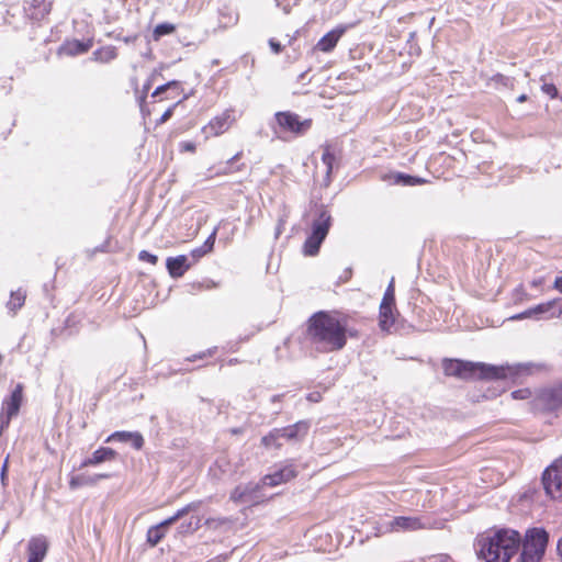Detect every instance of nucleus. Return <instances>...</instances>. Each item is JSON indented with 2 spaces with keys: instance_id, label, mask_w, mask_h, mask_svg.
<instances>
[{
  "instance_id": "16",
  "label": "nucleus",
  "mask_w": 562,
  "mask_h": 562,
  "mask_svg": "<svg viewBox=\"0 0 562 562\" xmlns=\"http://www.w3.org/2000/svg\"><path fill=\"white\" fill-rule=\"evenodd\" d=\"M538 401L547 411H554L562 406V386L550 387L541 391Z\"/></svg>"
},
{
  "instance_id": "8",
  "label": "nucleus",
  "mask_w": 562,
  "mask_h": 562,
  "mask_svg": "<svg viewBox=\"0 0 562 562\" xmlns=\"http://www.w3.org/2000/svg\"><path fill=\"white\" fill-rule=\"evenodd\" d=\"M274 117L282 132L296 136L304 135L312 126L311 119L301 120L300 115L290 111L277 112Z\"/></svg>"
},
{
  "instance_id": "2",
  "label": "nucleus",
  "mask_w": 562,
  "mask_h": 562,
  "mask_svg": "<svg viewBox=\"0 0 562 562\" xmlns=\"http://www.w3.org/2000/svg\"><path fill=\"white\" fill-rule=\"evenodd\" d=\"M520 542L521 536L514 529H491L477 537V554L484 562H509L518 552Z\"/></svg>"
},
{
  "instance_id": "15",
  "label": "nucleus",
  "mask_w": 562,
  "mask_h": 562,
  "mask_svg": "<svg viewBox=\"0 0 562 562\" xmlns=\"http://www.w3.org/2000/svg\"><path fill=\"white\" fill-rule=\"evenodd\" d=\"M310 429V423L306 420H300L293 425L277 428L280 439L285 440H300L304 438Z\"/></svg>"
},
{
  "instance_id": "10",
  "label": "nucleus",
  "mask_w": 562,
  "mask_h": 562,
  "mask_svg": "<svg viewBox=\"0 0 562 562\" xmlns=\"http://www.w3.org/2000/svg\"><path fill=\"white\" fill-rule=\"evenodd\" d=\"M262 484L247 483L237 485L231 493V501L236 504H258L260 501L259 491Z\"/></svg>"
},
{
  "instance_id": "23",
  "label": "nucleus",
  "mask_w": 562,
  "mask_h": 562,
  "mask_svg": "<svg viewBox=\"0 0 562 562\" xmlns=\"http://www.w3.org/2000/svg\"><path fill=\"white\" fill-rule=\"evenodd\" d=\"M109 477H111V475L108 473H99L93 475L82 473L78 475H72L69 480V487L71 490H77L82 486H91L95 485L100 480H105Z\"/></svg>"
},
{
  "instance_id": "52",
  "label": "nucleus",
  "mask_w": 562,
  "mask_h": 562,
  "mask_svg": "<svg viewBox=\"0 0 562 562\" xmlns=\"http://www.w3.org/2000/svg\"><path fill=\"white\" fill-rule=\"evenodd\" d=\"M539 284H540V281H533V282H532V285H533V286H537V285H539Z\"/></svg>"
},
{
  "instance_id": "33",
  "label": "nucleus",
  "mask_w": 562,
  "mask_h": 562,
  "mask_svg": "<svg viewBox=\"0 0 562 562\" xmlns=\"http://www.w3.org/2000/svg\"><path fill=\"white\" fill-rule=\"evenodd\" d=\"M241 155H243V153L239 151L236 155H234L231 159H228L226 161V165L224 166V168L221 170V173L228 175V173L241 170L244 165L238 166L236 168L233 167V162L237 161L241 157Z\"/></svg>"
},
{
  "instance_id": "17",
  "label": "nucleus",
  "mask_w": 562,
  "mask_h": 562,
  "mask_svg": "<svg viewBox=\"0 0 562 562\" xmlns=\"http://www.w3.org/2000/svg\"><path fill=\"white\" fill-rule=\"evenodd\" d=\"M52 5L53 0H33L24 11L29 19L38 22L49 14Z\"/></svg>"
},
{
  "instance_id": "36",
  "label": "nucleus",
  "mask_w": 562,
  "mask_h": 562,
  "mask_svg": "<svg viewBox=\"0 0 562 562\" xmlns=\"http://www.w3.org/2000/svg\"><path fill=\"white\" fill-rule=\"evenodd\" d=\"M138 259L140 261L149 262L151 265H156L158 262V257L154 254H150L147 250L139 251Z\"/></svg>"
},
{
  "instance_id": "42",
  "label": "nucleus",
  "mask_w": 562,
  "mask_h": 562,
  "mask_svg": "<svg viewBox=\"0 0 562 562\" xmlns=\"http://www.w3.org/2000/svg\"><path fill=\"white\" fill-rule=\"evenodd\" d=\"M535 318L532 307L510 317V319Z\"/></svg>"
},
{
  "instance_id": "32",
  "label": "nucleus",
  "mask_w": 562,
  "mask_h": 562,
  "mask_svg": "<svg viewBox=\"0 0 562 562\" xmlns=\"http://www.w3.org/2000/svg\"><path fill=\"white\" fill-rule=\"evenodd\" d=\"M380 306H383L385 310V306H395V289H394V279H392L384 292V295L382 297V302Z\"/></svg>"
},
{
  "instance_id": "50",
  "label": "nucleus",
  "mask_w": 562,
  "mask_h": 562,
  "mask_svg": "<svg viewBox=\"0 0 562 562\" xmlns=\"http://www.w3.org/2000/svg\"><path fill=\"white\" fill-rule=\"evenodd\" d=\"M135 38H136V36H128V37L124 38V42L125 43H131V42L135 41Z\"/></svg>"
},
{
  "instance_id": "51",
  "label": "nucleus",
  "mask_w": 562,
  "mask_h": 562,
  "mask_svg": "<svg viewBox=\"0 0 562 562\" xmlns=\"http://www.w3.org/2000/svg\"><path fill=\"white\" fill-rule=\"evenodd\" d=\"M150 88V82L148 81L146 85H144V93H146Z\"/></svg>"
},
{
  "instance_id": "4",
  "label": "nucleus",
  "mask_w": 562,
  "mask_h": 562,
  "mask_svg": "<svg viewBox=\"0 0 562 562\" xmlns=\"http://www.w3.org/2000/svg\"><path fill=\"white\" fill-rule=\"evenodd\" d=\"M331 224L333 217L327 207L325 205H316L313 211L311 234L303 245L305 256L313 257L318 254L321 245L325 240Z\"/></svg>"
},
{
  "instance_id": "11",
  "label": "nucleus",
  "mask_w": 562,
  "mask_h": 562,
  "mask_svg": "<svg viewBox=\"0 0 562 562\" xmlns=\"http://www.w3.org/2000/svg\"><path fill=\"white\" fill-rule=\"evenodd\" d=\"M425 524L416 516H397L382 525L383 532L415 531L425 528Z\"/></svg>"
},
{
  "instance_id": "29",
  "label": "nucleus",
  "mask_w": 562,
  "mask_h": 562,
  "mask_svg": "<svg viewBox=\"0 0 562 562\" xmlns=\"http://www.w3.org/2000/svg\"><path fill=\"white\" fill-rule=\"evenodd\" d=\"M94 59L101 63H109L116 58L117 53L114 46H106L93 53Z\"/></svg>"
},
{
  "instance_id": "37",
  "label": "nucleus",
  "mask_w": 562,
  "mask_h": 562,
  "mask_svg": "<svg viewBox=\"0 0 562 562\" xmlns=\"http://www.w3.org/2000/svg\"><path fill=\"white\" fill-rule=\"evenodd\" d=\"M179 86V82L176 81V80H172V81H169L165 85H161L159 87H157L155 89V91L153 92L151 97H158L160 95L161 93L166 92L168 89L172 88V87H178Z\"/></svg>"
},
{
  "instance_id": "47",
  "label": "nucleus",
  "mask_w": 562,
  "mask_h": 562,
  "mask_svg": "<svg viewBox=\"0 0 562 562\" xmlns=\"http://www.w3.org/2000/svg\"><path fill=\"white\" fill-rule=\"evenodd\" d=\"M281 398H282V395L277 394V395H273V396L271 397V402H272V403H277V402H280V401H281Z\"/></svg>"
},
{
  "instance_id": "12",
  "label": "nucleus",
  "mask_w": 562,
  "mask_h": 562,
  "mask_svg": "<svg viewBox=\"0 0 562 562\" xmlns=\"http://www.w3.org/2000/svg\"><path fill=\"white\" fill-rule=\"evenodd\" d=\"M49 548L48 540L45 536L38 535L32 537L27 542V561L43 562L47 555Z\"/></svg>"
},
{
  "instance_id": "34",
  "label": "nucleus",
  "mask_w": 562,
  "mask_h": 562,
  "mask_svg": "<svg viewBox=\"0 0 562 562\" xmlns=\"http://www.w3.org/2000/svg\"><path fill=\"white\" fill-rule=\"evenodd\" d=\"M200 522H201V519L199 517H196L194 522L191 520L188 524H181L179 527L180 532H187V531L194 532L195 530H198L200 528Z\"/></svg>"
},
{
  "instance_id": "38",
  "label": "nucleus",
  "mask_w": 562,
  "mask_h": 562,
  "mask_svg": "<svg viewBox=\"0 0 562 562\" xmlns=\"http://www.w3.org/2000/svg\"><path fill=\"white\" fill-rule=\"evenodd\" d=\"M541 90L551 98L558 97V89L553 83H543Z\"/></svg>"
},
{
  "instance_id": "9",
  "label": "nucleus",
  "mask_w": 562,
  "mask_h": 562,
  "mask_svg": "<svg viewBox=\"0 0 562 562\" xmlns=\"http://www.w3.org/2000/svg\"><path fill=\"white\" fill-rule=\"evenodd\" d=\"M22 392V384H18L12 393L3 400L0 413V435L9 427L11 418L18 415L23 398Z\"/></svg>"
},
{
  "instance_id": "31",
  "label": "nucleus",
  "mask_w": 562,
  "mask_h": 562,
  "mask_svg": "<svg viewBox=\"0 0 562 562\" xmlns=\"http://www.w3.org/2000/svg\"><path fill=\"white\" fill-rule=\"evenodd\" d=\"M175 31H176L175 24L168 23V22L160 23L155 26L154 32H153V37L155 41H158L160 37H162L165 35H169V34L173 33Z\"/></svg>"
},
{
  "instance_id": "1",
  "label": "nucleus",
  "mask_w": 562,
  "mask_h": 562,
  "mask_svg": "<svg viewBox=\"0 0 562 562\" xmlns=\"http://www.w3.org/2000/svg\"><path fill=\"white\" fill-rule=\"evenodd\" d=\"M347 321L329 312H317L307 322V338L319 352L341 350L347 344Z\"/></svg>"
},
{
  "instance_id": "46",
  "label": "nucleus",
  "mask_w": 562,
  "mask_h": 562,
  "mask_svg": "<svg viewBox=\"0 0 562 562\" xmlns=\"http://www.w3.org/2000/svg\"><path fill=\"white\" fill-rule=\"evenodd\" d=\"M557 550H558L559 557L562 560V538L558 541Z\"/></svg>"
},
{
  "instance_id": "3",
  "label": "nucleus",
  "mask_w": 562,
  "mask_h": 562,
  "mask_svg": "<svg viewBox=\"0 0 562 562\" xmlns=\"http://www.w3.org/2000/svg\"><path fill=\"white\" fill-rule=\"evenodd\" d=\"M442 369L446 375L457 376L463 380L484 379L502 380L508 375L509 368L475 363L457 359H445Z\"/></svg>"
},
{
  "instance_id": "18",
  "label": "nucleus",
  "mask_w": 562,
  "mask_h": 562,
  "mask_svg": "<svg viewBox=\"0 0 562 562\" xmlns=\"http://www.w3.org/2000/svg\"><path fill=\"white\" fill-rule=\"evenodd\" d=\"M113 441H120V442H126L131 443L132 447L136 450H140L144 447V437L138 431H115L111 434L106 439L105 442H113Z\"/></svg>"
},
{
  "instance_id": "24",
  "label": "nucleus",
  "mask_w": 562,
  "mask_h": 562,
  "mask_svg": "<svg viewBox=\"0 0 562 562\" xmlns=\"http://www.w3.org/2000/svg\"><path fill=\"white\" fill-rule=\"evenodd\" d=\"M398 315L395 306H380L379 310V327L382 331L390 333L395 325L396 316Z\"/></svg>"
},
{
  "instance_id": "27",
  "label": "nucleus",
  "mask_w": 562,
  "mask_h": 562,
  "mask_svg": "<svg viewBox=\"0 0 562 562\" xmlns=\"http://www.w3.org/2000/svg\"><path fill=\"white\" fill-rule=\"evenodd\" d=\"M26 292L22 289H18L16 291H12L10 295V300L7 303V307L10 312L15 314L25 303Z\"/></svg>"
},
{
  "instance_id": "45",
  "label": "nucleus",
  "mask_w": 562,
  "mask_h": 562,
  "mask_svg": "<svg viewBox=\"0 0 562 562\" xmlns=\"http://www.w3.org/2000/svg\"><path fill=\"white\" fill-rule=\"evenodd\" d=\"M553 288L562 293V276L555 278Z\"/></svg>"
},
{
  "instance_id": "48",
  "label": "nucleus",
  "mask_w": 562,
  "mask_h": 562,
  "mask_svg": "<svg viewBox=\"0 0 562 562\" xmlns=\"http://www.w3.org/2000/svg\"><path fill=\"white\" fill-rule=\"evenodd\" d=\"M524 391L519 390V391H515L512 393L513 397L514 398H518V397H522L520 394L522 393Z\"/></svg>"
},
{
  "instance_id": "43",
  "label": "nucleus",
  "mask_w": 562,
  "mask_h": 562,
  "mask_svg": "<svg viewBox=\"0 0 562 562\" xmlns=\"http://www.w3.org/2000/svg\"><path fill=\"white\" fill-rule=\"evenodd\" d=\"M176 105H172L170 106L169 109H167L164 114L160 116L158 123L162 124L165 122H167L171 116H172V113H173V109H175Z\"/></svg>"
},
{
  "instance_id": "35",
  "label": "nucleus",
  "mask_w": 562,
  "mask_h": 562,
  "mask_svg": "<svg viewBox=\"0 0 562 562\" xmlns=\"http://www.w3.org/2000/svg\"><path fill=\"white\" fill-rule=\"evenodd\" d=\"M398 180L403 183V184H406V186H414V184H417V183H424L425 180L420 179V178H417V177H413V176H409V175H398Z\"/></svg>"
},
{
  "instance_id": "30",
  "label": "nucleus",
  "mask_w": 562,
  "mask_h": 562,
  "mask_svg": "<svg viewBox=\"0 0 562 562\" xmlns=\"http://www.w3.org/2000/svg\"><path fill=\"white\" fill-rule=\"evenodd\" d=\"M279 440V432L277 431V428H273L261 438V445L265 446L266 448L279 449L282 446V443Z\"/></svg>"
},
{
  "instance_id": "44",
  "label": "nucleus",
  "mask_w": 562,
  "mask_h": 562,
  "mask_svg": "<svg viewBox=\"0 0 562 562\" xmlns=\"http://www.w3.org/2000/svg\"><path fill=\"white\" fill-rule=\"evenodd\" d=\"M431 562H454V561L448 555H437V557L432 558Z\"/></svg>"
},
{
  "instance_id": "49",
  "label": "nucleus",
  "mask_w": 562,
  "mask_h": 562,
  "mask_svg": "<svg viewBox=\"0 0 562 562\" xmlns=\"http://www.w3.org/2000/svg\"><path fill=\"white\" fill-rule=\"evenodd\" d=\"M527 100V95L526 94H521L517 98V102L521 103V102H525Z\"/></svg>"
},
{
  "instance_id": "14",
  "label": "nucleus",
  "mask_w": 562,
  "mask_h": 562,
  "mask_svg": "<svg viewBox=\"0 0 562 562\" xmlns=\"http://www.w3.org/2000/svg\"><path fill=\"white\" fill-rule=\"evenodd\" d=\"M296 474L297 472L295 467L292 463L286 464L283 468L279 469L278 471L265 475L261 480V484L263 486L273 487L294 479Z\"/></svg>"
},
{
  "instance_id": "19",
  "label": "nucleus",
  "mask_w": 562,
  "mask_h": 562,
  "mask_svg": "<svg viewBox=\"0 0 562 562\" xmlns=\"http://www.w3.org/2000/svg\"><path fill=\"white\" fill-rule=\"evenodd\" d=\"M345 32L346 26H337L321 37L315 48L324 53H330L336 47L338 41L345 34Z\"/></svg>"
},
{
  "instance_id": "13",
  "label": "nucleus",
  "mask_w": 562,
  "mask_h": 562,
  "mask_svg": "<svg viewBox=\"0 0 562 562\" xmlns=\"http://www.w3.org/2000/svg\"><path fill=\"white\" fill-rule=\"evenodd\" d=\"M535 318L550 319L560 317L562 315V297L550 300L546 303H540L532 307Z\"/></svg>"
},
{
  "instance_id": "22",
  "label": "nucleus",
  "mask_w": 562,
  "mask_h": 562,
  "mask_svg": "<svg viewBox=\"0 0 562 562\" xmlns=\"http://www.w3.org/2000/svg\"><path fill=\"white\" fill-rule=\"evenodd\" d=\"M231 124L232 115L228 111H226L211 120L209 125L205 127V132L210 135L217 136L226 132Z\"/></svg>"
},
{
  "instance_id": "5",
  "label": "nucleus",
  "mask_w": 562,
  "mask_h": 562,
  "mask_svg": "<svg viewBox=\"0 0 562 562\" xmlns=\"http://www.w3.org/2000/svg\"><path fill=\"white\" fill-rule=\"evenodd\" d=\"M549 542V533L542 527H532L526 530L521 538L520 562H540Z\"/></svg>"
},
{
  "instance_id": "40",
  "label": "nucleus",
  "mask_w": 562,
  "mask_h": 562,
  "mask_svg": "<svg viewBox=\"0 0 562 562\" xmlns=\"http://www.w3.org/2000/svg\"><path fill=\"white\" fill-rule=\"evenodd\" d=\"M179 149L181 153H186V151L194 153L196 149V145L193 142H181L179 144Z\"/></svg>"
},
{
  "instance_id": "26",
  "label": "nucleus",
  "mask_w": 562,
  "mask_h": 562,
  "mask_svg": "<svg viewBox=\"0 0 562 562\" xmlns=\"http://www.w3.org/2000/svg\"><path fill=\"white\" fill-rule=\"evenodd\" d=\"M216 229L212 232V234L206 238L202 246L191 250V256L193 257L194 262L213 250Z\"/></svg>"
},
{
  "instance_id": "21",
  "label": "nucleus",
  "mask_w": 562,
  "mask_h": 562,
  "mask_svg": "<svg viewBox=\"0 0 562 562\" xmlns=\"http://www.w3.org/2000/svg\"><path fill=\"white\" fill-rule=\"evenodd\" d=\"M117 457V452L113 450L112 448L108 447H101L97 449L91 457L87 458L82 461L80 464V468L97 465L105 461H112L115 460Z\"/></svg>"
},
{
  "instance_id": "7",
  "label": "nucleus",
  "mask_w": 562,
  "mask_h": 562,
  "mask_svg": "<svg viewBox=\"0 0 562 562\" xmlns=\"http://www.w3.org/2000/svg\"><path fill=\"white\" fill-rule=\"evenodd\" d=\"M542 485L552 499H562V456L544 470Z\"/></svg>"
},
{
  "instance_id": "20",
  "label": "nucleus",
  "mask_w": 562,
  "mask_h": 562,
  "mask_svg": "<svg viewBox=\"0 0 562 562\" xmlns=\"http://www.w3.org/2000/svg\"><path fill=\"white\" fill-rule=\"evenodd\" d=\"M187 256L179 255L177 257H168L166 267L171 278H181L191 267Z\"/></svg>"
},
{
  "instance_id": "39",
  "label": "nucleus",
  "mask_w": 562,
  "mask_h": 562,
  "mask_svg": "<svg viewBox=\"0 0 562 562\" xmlns=\"http://www.w3.org/2000/svg\"><path fill=\"white\" fill-rule=\"evenodd\" d=\"M216 348H210L206 351H202L200 353L193 355L192 357L188 358V361H195L198 359H204L206 357H211L214 355Z\"/></svg>"
},
{
  "instance_id": "28",
  "label": "nucleus",
  "mask_w": 562,
  "mask_h": 562,
  "mask_svg": "<svg viewBox=\"0 0 562 562\" xmlns=\"http://www.w3.org/2000/svg\"><path fill=\"white\" fill-rule=\"evenodd\" d=\"M336 160L333 147L330 145L323 146L322 161L326 166V179L330 181V175L333 172L334 162Z\"/></svg>"
},
{
  "instance_id": "6",
  "label": "nucleus",
  "mask_w": 562,
  "mask_h": 562,
  "mask_svg": "<svg viewBox=\"0 0 562 562\" xmlns=\"http://www.w3.org/2000/svg\"><path fill=\"white\" fill-rule=\"evenodd\" d=\"M201 505H202L201 501L189 503L184 507L178 509L171 517L162 520L161 522H159L156 526H151L147 530V542L151 547L157 546L161 541V539L165 537L166 530L168 527L173 525L176 521H178L179 519H181L183 516L188 515L189 513L198 510L201 507Z\"/></svg>"
},
{
  "instance_id": "41",
  "label": "nucleus",
  "mask_w": 562,
  "mask_h": 562,
  "mask_svg": "<svg viewBox=\"0 0 562 562\" xmlns=\"http://www.w3.org/2000/svg\"><path fill=\"white\" fill-rule=\"evenodd\" d=\"M268 44L274 54H280L283 50V46L276 38H270Z\"/></svg>"
},
{
  "instance_id": "25",
  "label": "nucleus",
  "mask_w": 562,
  "mask_h": 562,
  "mask_svg": "<svg viewBox=\"0 0 562 562\" xmlns=\"http://www.w3.org/2000/svg\"><path fill=\"white\" fill-rule=\"evenodd\" d=\"M92 45V40H71L67 41L60 49L68 56H76L87 53Z\"/></svg>"
}]
</instances>
